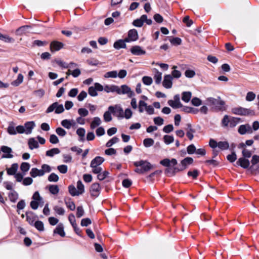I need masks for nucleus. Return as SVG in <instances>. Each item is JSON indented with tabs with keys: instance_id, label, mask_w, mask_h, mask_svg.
Masks as SVG:
<instances>
[{
	"instance_id": "obj_1",
	"label": "nucleus",
	"mask_w": 259,
	"mask_h": 259,
	"mask_svg": "<svg viewBox=\"0 0 259 259\" xmlns=\"http://www.w3.org/2000/svg\"><path fill=\"white\" fill-rule=\"evenodd\" d=\"M134 165L137 167L135 171L142 174L146 172L152 168V164L147 161L140 160L134 162Z\"/></svg>"
},
{
	"instance_id": "obj_2",
	"label": "nucleus",
	"mask_w": 259,
	"mask_h": 259,
	"mask_svg": "<svg viewBox=\"0 0 259 259\" xmlns=\"http://www.w3.org/2000/svg\"><path fill=\"white\" fill-rule=\"evenodd\" d=\"M160 164L162 166L166 167L165 172L172 175V171L175 166L178 164V161L176 159L172 158L169 159L168 158H164L160 161Z\"/></svg>"
},
{
	"instance_id": "obj_3",
	"label": "nucleus",
	"mask_w": 259,
	"mask_h": 259,
	"mask_svg": "<svg viewBox=\"0 0 259 259\" xmlns=\"http://www.w3.org/2000/svg\"><path fill=\"white\" fill-rule=\"evenodd\" d=\"M35 126L33 121H29L25 123L24 126L19 125L16 127V130L19 134L25 133L27 135L30 134Z\"/></svg>"
},
{
	"instance_id": "obj_4",
	"label": "nucleus",
	"mask_w": 259,
	"mask_h": 259,
	"mask_svg": "<svg viewBox=\"0 0 259 259\" xmlns=\"http://www.w3.org/2000/svg\"><path fill=\"white\" fill-rule=\"evenodd\" d=\"M193 162V159L191 157H186L183 159L178 167H174L172 171V175L174 176L176 172L184 170L187 167Z\"/></svg>"
},
{
	"instance_id": "obj_5",
	"label": "nucleus",
	"mask_w": 259,
	"mask_h": 259,
	"mask_svg": "<svg viewBox=\"0 0 259 259\" xmlns=\"http://www.w3.org/2000/svg\"><path fill=\"white\" fill-rule=\"evenodd\" d=\"M68 191L72 196H78L84 192V185L81 181H79L77 183V188L74 186H70L68 187Z\"/></svg>"
},
{
	"instance_id": "obj_6",
	"label": "nucleus",
	"mask_w": 259,
	"mask_h": 259,
	"mask_svg": "<svg viewBox=\"0 0 259 259\" xmlns=\"http://www.w3.org/2000/svg\"><path fill=\"white\" fill-rule=\"evenodd\" d=\"M138 109L140 113H143L145 111L149 115H152L154 113L153 107L151 105H148L147 103L143 100H140L139 101Z\"/></svg>"
},
{
	"instance_id": "obj_7",
	"label": "nucleus",
	"mask_w": 259,
	"mask_h": 259,
	"mask_svg": "<svg viewBox=\"0 0 259 259\" xmlns=\"http://www.w3.org/2000/svg\"><path fill=\"white\" fill-rule=\"evenodd\" d=\"M251 166L249 167L252 172L254 174H257L259 172V165H257L259 163V155H253L252 156L251 161Z\"/></svg>"
},
{
	"instance_id": "obj_8",
	"label": "nucleus",
	"mask_w": 259,
	"mask_h": 259,
	"mask_svg": "<svg viewBox=\"0 0 259 259\" xmlns=\"http://www.w3.org/2000/svg\"><path fill=\"white\" fill-rule=\"evenodd\" d=\"M145 22L148 25H151L152 21L151 19H148L147 16L145 15H143L139 19H136L133 22V25L136 27H142Z\"/></svg>"
},
{
	"instance_id": "obj_9",
	"label": "nucleus",
	"mask_w": 259,
	"mask_h": 259,
	"mask_svg": "<svg viewBox=\"0 0 259 259\" xmlns=\"http://www.w3.org/2000/svg\"><path fill=\"white\" fill-rule=\"evenodd\" d=\"M108 109L112 111V114L118 118H122L124 111L120 105L110 106Z\"/></svg>"
},
{
	"instance_id": "obj_10",
	"label": "nucleus",
	"mask_w": 259,
	"mask_h": 259,
	"mask_svg": "<svg viewBox=\"0 0 259 259\" xmlns=\"http://www.w3.org/2000/svg\"><path fill=\"white\" fill-rule=\"evenodd\" d=\"M117 94H126L130 98H132L134 96V93L132 91L131 89L127 85H122L120 87L118 86Z\"/></svg>"
},
{
	"instance_id": "obj_11",
	"label": "nucleus",
	"mask_w": 259,
	"mask_h": 259,
	"mask_svg": "<svg viewBox=\"0 0 259 259\" xmlns=\"http://www.w3.org/2000/svg\"><path fill=\"white\" fill-rule=\"evenodd\" d=\"M55 110V113L59 114L64 111V107L62 104H59L58 102H55L50 106L47 110V113H50Z\"/></svg>"
},
{
	"instance_id": "obj_12",
	"label": "nucleus",
	"mask_w": 259,
	"mask_h": 259,
	"mask_svg": "<svg viewBox=\"0 0 259 259\" xmlns=\"http://www.w3.org/2000/svg\"><path fill=\"white\" fill-rule=\"evenodd\" d=\"M233 113L240 115H248L254 114V112L249 109L242 107L235 108L232 110Z\"/></svg>"
},
{
	"instance_id": "obj_13",
	"label": "nucleus",
	"mask_w": 259,
	"mask_h": 259,
	"mask_svg": "<svg viewBox=\"0 0 259 259\" xmlns=\"http://www.w3.org/2000/svg\"><path fill=\"white\" fill-rule=\"evenodd\" d=\"M76 67V64L71 63L68 66V69L66 74L68 75H72L73 77H76L79 76L80 74V71L78 68H74Z\"/></svg>"
},
{
	"instance_id": "obj_14",
	"label": "nucleus",
	"mask_w": 259,
	"mask_h": 259,
	"mask_svg": "<svg viewBox=\"0 0 259 259\" xmlns=\"http://www.w3.org/2000/svg\"><path fill=\"white\" fill-rule=\"evenodd\" d=\"M139 35L138 31L135 29H131L128 32L127 37L125 38L127 42L135 41L138 39Z\"/></svg>"
},
{
	"instance_id": "obj_15",
	"label": "nucleus",
	"mask_w": 259,
	"mask_h": 259,
	"mask_svg": "<svg viewBox=\"0 0 259 259\" xmlns=\"http://www.w3.org/2000/svg\"><path fill=\"white\" fill-rule=\"evenodd\" d=\"M172 76L170 74L165 75L162 81V85L165 89H171L172 87Z\"/></svg>"
},
{
	"instance_id": "obj_16",
	"label": "nucleus",
	"mask_w": 259,
	"mask_h": 259,
	"mask_svg": "<svg viewBox=\"0 0 259 259\" xmlns=\"http://www.w3.org/2000/svg\"><path fill=\"white\" fill-rule=\"evenodd\" d=\"M131 53L135 56H141L146 54V51L140 46H134L130 49Z\"/></svg>"
},
{
	"instance_id": "obj_17",
	"label": "nucleus",
	"mask_w": 259,
	"mask_h": 259,
	"mask_svg": "<svg viewBox=\"0 0 259 259\" xmlns=\"http://www.w3.org/2000/svg\"><path fill=\"white\" fill-rule=\"evenodd\" d=\"M63 43L57 40H54L51 42L50 45V49L51 52L54 53L55 52L59 51L61 49L63 48Z\"/></svg>"
},
{
	"instance_id": "obj_18",
	"label": "nucleus",
	"mask_w": 259,
	"mask_h": 259,
	"mask_svg": "<svg viewBox=\"0 0 259 259\" xmlns=\"http://www.w3.org/2000/svg\"><path fill=\"white\" fill-rule=\"evenodd\" d=\"M168 104L174 108H180L182 106L180 101L179 95H176L174 97V100H169L168 101Z\"/></svg>"
},
{
	"instance_id": "obj_19",
	"label": "nucleus",
	"mask_w": 259,
	"mask_h": 259,
	"mask_svg": "<svg viewBox=\"0 0 259 259\" xmlns=\"http://www.w3.org/2000/svg\"><path fill=\"white\" fill-rule=\"evenodd\" d=\"M1 151L4 153L3 158H11L13 155L11 154L12 150L11 148L3 146L1 147Z\"/></svg>"
},
{
	"instance_id": "obj_20",
	"label": "nucleus",
	"mask_w": 259,
	"mask_h": 259,
	"mask_svg": "<svg viewBox=\"0 0 259 259\" xmlns=\"http://www.w3.org/2000/svg\"><path fill=\"white\" fill-rule=\"evenodd\" d=\"M101 187L99 183H95L92 185L91 187V193L92 196L97 197L99 195Z\"/></svg>"
},
{
	"instance_id": "obj_21",
	"label": "nucleus",
	"mask_w": 259,
	"mask_h": 259,
	"mask_svg": "<svg viewBox=\"0 0 259 259\" xmlns=\"http://www.w3.org/2000/svg\"><path fill=\"white\" fill-rule=\"evenodd\" d=\"M238 132L241 135H244L246 133H251L252 131L250 126L246 124L240 125L238 128Z\"/></svg>"
},
{
	"instance_id": "obj_22",
	"label": "nucleus",
	"mask_w": 259,
	"mask_h": 259,
	"mask_svg": "<svg viewBox=\"0 0 259 259\" xmlns=\"http://www.w3.org/2000/svg\"><path fill=\"white\" fill-rule=\"evenodd\" d=\"M247 158L241 157L238 159L237 163L242 168H247L249 167L250 163H251Z\"/></svg>"
},
{
	"instance_id": "obj_23",
	"label": "nucleus",
	"mask_w": 259,
	"mask_h": 259,
	"mask_svg": "<svg viewBox=\"0 0 259 259\" xmlns=\"http://www.w3.org/2000/svg\"><path fill=\"white\" fill-rule=\"evenodd\" d=\"M186 135L190 140H192L194 138V134L195 133V130L194 129L190 123L187 124L186 128Z\"/></svg>"
},
{
	"instance_id": "obj_24",
	"label": "nucleus",
	"mask_w": 259,
	"mask_h": 259,
	"mask_svg": "<svg viewBox=\"0 0 259 259\" xmlns=\"http://www.w3.org/2000/svg\"><path fill=\"white\" fill-rule=\"evenodd\" d=\"M30 26L28 25L23 26L17 29L16 33L18 35H23L30 32Z\"/></svg>"
},
{
	"instance_id": "obj_25",
	"label": "nucleus",
	"mask_w": 259,
	"mask_h": 259,
	"mask_svg": "<svg viewBox=\"0 0 259 259\" xmlns=\"http://www.w3.org/2000/svg\"><path fill=\"white\" fill-rule=\"evenodd\" d=\"M118 86L115 84H106L104 91L106 93H116L117 94Z\"/></svg>"
},
{
	"instance_id": "obj_26",
	"label": "nucleus",
	"mask_w": 259,
	"mask_h": 259,
	"mask_svg": "<svg viewBox=\"0 0 259 259\" xmlns=\"http://www.w3.org/2000/svg\"><path fill=\"white\" fill-rule=\"evenodd\" d=\"M104 159L100 156H97L93 159L91 162V167L100 166L104 162Z\"/></svg>"
},
{
	"instance_id": "obj_27",
	"label": "nucleus",
	"mask_w": 259,
	"mask_h": 259,
	"mask_svg": "<svg viewBox=\"0 0 259 259\" xmlns=\"http://www.w3.org/2000/svg\"><path fill=\"white\" fill-rule=\"evenodd\" d=\"M153 71H154V79L155 80V82L157 84H159L161 83L162 80V73L160 72L157 69H153Z\"/></svg>"
},
{
	"instance_id": "obj_28",
	"label": "nucleus",
	"mask_w": 259,
	"mask_h": 259,
	"mask_svg": "<svg viewBox=\"0 0 259 259\" xmlns=\"http://www.w3.org/2000/svg\"><path fill=\"white\" fill-rule=\"evenodd\" d=\"M102 123L101 119L99 117H95L93 118L90 124V128L92 130L95 129Z\"/></svg>"
},
{
	"instance_id": "obj_29",
	"label": "nucleus",
	"mask_w": 259,
	"mask_h": 259,
	"mask_svg": "<svg viewBox=\"0 0 259 259\" xmlns=\"http://www.w3.org/2000/svg\"><path fill=\"white\" fill-rule=\"evenodd\" d=\"M126 41L124 40L119 39L114 43L113 47L115 49L119 50L126 47Z\"/></svg>"
},
{
	"instance_id": "obj_30",
	"label": "nucleus",
	"mask_w": 259,
	"mask_h": 259,
	"mask_svg": "<svg viewBox=\"0 0 259 259\" xmlns=\"http://www.w3.org/2000/svg\"><path fill=\"white\" fill-rule=\"evenodd\" d=\"M18 168V164L17 163H14L11 165L10 168H7V172L9 175H15Z\"/></svg>"
},
{
	"instance_id": "obj_31",
	"label": "nucleus",
	"mask_w": 259,
	"mask_h": 259,
	"mask_svg": "<svg viewBox=\"0 0 259 259\" xmlns=\"http://www.w3.org/2000/svg\"><path fill=\"white\" fill-rule=\"evenodd\" d=\"M30 176L33 178L36 177H41L43 176V172L41 169H38L37 168H32L30 172Z\"/></svg>"
},
{
	"instance_id": "obj_32",
	"label": "nucleus",
	"mask_w": 259,
	"mask_h": 259,
	"mask_svg": "<svg viewBox=\"0 0 259 259\" xmlns=\"http://www.w3.org/2000/svg\"><path fill=\"white\" fill-rule=\"evenodd\" d=\"M54 234H57L61 237L65 236V233L64 232V227L63 224L59 225L54 230Z\"/></svg>"
},
{
	"instance_id": "obj_33",
	"label": "nucleus",
	"mask_w": 259,
	"mask_h": 259,
	"mask_svg": "<svg viewBox=\"0 0 259 259\" xmlns=\"http://www.w3.org/2000/svg\"><path fill=\"white\" fill-rule=\"evenodd\" d=\"M0 40L6 43H12L14 42V39L8 35H4L0 33Z\"/></svg>"
},
{
	"instance_id": "obj_34",
	"label": "nucleus",
	"mask_w": 259,
	"mask_h": 259,
	"mask_svg": "<svg viewBox=\"0 0 259 259\" xmlns=\"http://www.w3.org/2000/svg\"><path fill=\"white\" fill-rule=\"evenodd\" d=\"M133 114V112L132 110L129 108H126L125 110L123 111V114L122 116V118H125L126 119H130Z\"/></svg>"
},
{
	"instance_id": "obj_35",
	"label": "nucleus",
	"mask_w": 259,
	"mask_h": 259,
	"mask_svg": "<svg viewBox=\"0 0 259 259\" xmlns=\"http://www.w3.org/2000/svg\"><path fill=\"white\" fill-rule=\"evenodd\" d=\"M192 97V93L190 92H184L182 93V100L188 103L190 101Z\"/></svg>"
},
{
	"instance_id": "obj_36",
	"label": "nucleus",
	"mask_w": 259,
	"mask_h": 259,
	"mask_svg": "<svg viewBox=\"0 0 259 259\" xmlns=\"http://www.w3.org/2000/svg\"><path fill=\"white\" fill-rule=\"evenodd\" d=\"M29 148L32 150L34 148H37L38 147V142L34 139L30 138L28 141Z\"/></svg>"
},
{
	"instance_id": "obj_37",
	"label": "nucleus",
	"mask_w": 259,
	"mask_h": 259,
	"mask_svg": "<svg viewBox=\"0 0 259 259\" xmlns=\"http://www.w3.org/2000/svg\"><path fill=\"white\" fill-rule=\"evenodd\" d=\"M109 172L108 171L102 170L101 172L97 174V179L100 181H103L108 177Z\"/></svg>"
},
{
	"instance_id": "obj_38",
	"label": "nucleus",
	"mask_w": 259,
	"mask_h": 259,
	"mask_svg": "<svg viewBox=\"0 0 259 259\" xmlns=\"http://www.w3.org/2000/svg\"><path fill=\"white\" fill-rule=\"evenodd\" d=\"M24 77L22 74H19L17 78L12 82V85L17 87L21 84L23 81Z\"/></svg>"
},
{
	"instance_id": "obj_39",
	"label": "nucleus",
	"mask_w": 259,
	"mask_h": 259,
	"mask_svg": "<svg viewBox=\"0 0 259 259\" xmlns=\"http://www.w3.org/2000/svg\"><path fill=\"white\" fill-rule=\"evenodd\" d=\"M112 111L108 109V110L105 111L103 115V118L105 122H110L112 120L111 115Z\"/></svg>"
},
{
	"instance_id": "obj_40",
	"label": "nucleus",
	"mask_w": 259,
	"mask_h": 259,
	"mask_svg": "<svg viewBox=\"0 0 259 259\" xmlns=\"http://www.w3.org/2000/svg\"><path fill=\"white\" fill-rule=\"evenodd\" d=\"M69 220L73 227L74 230L75 231L77 234L79 233V230L78 229L76 228V224L75 223V217L73 215H70L68 217Z\"/></svg>"
},
{
	"instance_id": "obj_41",
	"label": "nucleus",
	"mask_w": 259,
	"mask_h": 259,
	"mask_svg": "<svg viewBox=\"0 0 259 259\" xmlns=\"http://www.w3.org/2000/svg\"><path fill=\"white\" fill-rule=\"evenodd\" d=\"M104 77L105 78H116L117 77V72L115 70L107 72L104 74Z\"/></svg>"
},
{
	"instance_id": "obj_42",
	"label": "nucleus",
	"mask_w": 259,
	"mask_h": 259,
	"mask_svg": "<svg viewBox=\"0 0 259 259\" xmlns=\"http://www.w3.org/2000/svg\"><path fill=\"white\" fill-rule=\"evenodd\" d=\"M30 167V164L27 162H22L20 166L21 170L24 173V175L28 171Z\"/></svg>"
},
{
	"instance_id": "obj_43",
	"label": "nucleus",
	"mask_w": 259,
	"mask_h": 259,
	"mask_svg": "<svg viewBox=\"0 0 259 259\" xmlns=\"http://www.w3.org/2000/svg\"><path fill=\"white\" fill-rule=\"evenodd\" d=\"M154 143V140L151 138H146L143 141V144L146 148L152 146Z\"/></svg>"
},
{
	"instance_id": "obj_44",
	"label": "nucleus",
	"mask_w": 259,
	"mask_h": 259,
	"mask_svg": "<svg viewBox=\"0 0 259 259\" xmlns=\"http://www.w3.org/2000/svg\"><path fill=\"white\" fill-rule=\"evenodd\" d=\"M164 142L166 145H169L174 142V138L172 136L165 135L163 137Z\"/></svg>"
},
{
	"instance_id": "obj_45",
	"label": "nucleus",
	"mask_w": 259,
	"mask_h": 259,
	"mask_svg": "<svg viewBox=\"0 0 259 259\" xmlns=\"http://www.w3.org/2000/svg\"><path fill=\"white\" fill-rule=\"evenodd\" d=\"M60 153V150L58 148H53L47 151L46 155L50 157H53L54 155Z\"/></svg>"
},
{
	"instance_id": "obj_46",
	"label": "nucleus",
	"mask_w": 259,
	"mask_h": 259,
	"mask_svg": "<svg viewBox=\"0 0 259 259\" xmlns=\"http://www.w3.org/2000/svg\"><path fill=\"white\" fill-rule=\"evenodd\" d=\"M143 83L146 85H150L153 82L152 77L148 76H145L142 77Z\"/></svg>"
},
{
	"instance_id": "obj_47",
	"label": "nucleus",
	"mask_w": 259,
	"mask_h": 259,
	"mask_svg": "<svg viewBox=\"0 0 259 259\" xmlns=\"http://www.w3.org/2000/svg\"><path fill=\"white\" fill-rule=\"evenodd\" d=\"M119 141V139L117 137H114L107 142L106 146L107 147H110L114 144L118 143Z\"/></svg>"
},
{
	"instance_id": "obj_48",
	"label": "nucleus",
	"mask_w": 259,
	"mask_h": 259,
	"mask_svg": "<svg viewBox=\"0 0 259 259\" xmlns=\"http://www.w3.org/2000/svg\"><path fill=\"white\" fill-rule=\"evenodd\" d=\"M239 121L240 119L239 118L233 117L231 118L229 127H235L239 123Z\"/></svg>"
},
{
	"instance_id": "obj_49",
	"label": "nucleus",
	"mask_w": 259,
	"mask_h": 259,
	"mask_svg": "<svg viewBox=\"0 0 259 259\" xmlns=\"http://www.w3.org/2000/svg\"><path fill=\"white\" fill-rule=\"evenodd\" d=\"M7 131L8 133L10 135H16L18 133L13 123L10 124Z\"/></svg>"
},
{
	"instance_id": "obj_50",
	"label": "nucleus",
	"mask_w": 259,
	"mask_h": 259,
	"mask_svg": "<svg viewBox=\"0 0 259 259\" xmlns=\"http://www.w3.org/2000/svg\"><path fill=\"white\" fill-rule=\"evenodd\" d=\"M218 147L222 150H224L229 148V145L227 142H220L218 143Z\"/></svg>"
},
{
	"instance_id": "obj_51",
	"label": "nucleus",
	"mask_w": 259,
	"mask_h": 259,
	"mask_svg": "<svg viewBox=\"0 0 259 259\" xmlns=\"http://www.w3.org/2000/svg\"><path fill=\"white\" fill-rule=\"evenodd\" d=\"M9 197L12 202H15L18 198V194L15 191H13L9 194Z\"/></svg>"
},
{
	"instance_id": "obj_52",
	"label": "nucleus",
	"mask_w": 259,
	"mask_h": 259,
	"mask_svg": "<svg viewBox=\"0 0 259 259\" xmlns=\"http://www.w3.org/2000/svg\"><path fill=\"white\" fill-rule=\"evenodd\" d=\"M32 199L34 200H35L39 203H43V199L40 196L39 193L38 191L35 192L33 196Z\"/></svg>"
},
{
	"instance_id": "obj_53",
	"label": "nucleus",
	"mask_w": 259,
	"mask_h": 259,
	"mask_svg": "<svg viewBox=\"0 0 259 259\" xmlns=\"http://www.w3.org/2000/svg\"><path fill=\"white\" fill-rule=\"evenodd\" d=\"M170 43L174 46H178L181 44L182 39L179 37H174L169 39Z\"/></svg>"
},
{
	"instance_id": "obj_54",
	"label": "nucleus",
	"mask_w": 259,
	"mask_h": 259,
	"mask_svg": "<svg viewBox=\"0 0 259 259\" xmlns=\"http://www.w3.org/2000/svg\"><path fill=\"white\" fill-rule=\"evenodd\" d=\"M255 94L252 92H249L246 96V100L249 102L254 100L255 98Z\"/></svg>"
},
{
	"instance_id": "obj_55",
	"label": "nucleus",
	"mask_w": 259,
	"mask_h": 259,
	"mask_svg": "<svg viewBox=\"0 0 259 259\" xmlns=\"http://www.w3.org/2000/svg\"><path fill=\"white\" fill-rule=\"evenodd\" d=\"M50 193L52 194H57L59 192V188L57 185H51L49 187Z\"/></svg>"
},
{
	"instance_id": "obj_56",
	"label": "nucleus",
	"mask_w": 259,
	"mask_h": 259,
	"mask_svg": "<svg viewBox=\"0 0 259 259\" xmlns=\"http://www.w3.org/2000/svg\"><path fill=\"white\" fill-rule=\"evenodd\" d=\"M89 94L92 97H96L98 96V93L94 86L90 87L89 88Z\"/></svg>"
},
{
	"instance_id": "obj_57",
	"label": "nucleus",
	"mask_w": 259,
	"mask_h": 259,
	"mask_svg": "<svg viewBox=\"0 0 259 259\" xmlns=\"http://www.w3.org/2000/svg\"><path fill=\"white\" fill-rule=\"evenodd\" d=\"M242 148L243 149L242 151L243 157L250 158L251 156V151L249 150H247L245 148Z\"/></svg>"
},
{
	"instance_id": "obj_58",
	"label": "nucleus",
	"mask_w": 259,
	"mask_h": 259,
	"mask_svg": "<svg viewBox=\"0 0 259 259\" xmlns=\"http://www.w3.org/2000/svg\"><path fill=\"white\" fill-rule=\"evenodd\" d=\"M154 123L157 125H162L164 123V120L161 117L158 116L154 118Z\"/></svg>"
},
{
	"instance_id": "obj_59",
	"label": "nucleus",
	"mask_w": 259,
	"mask_h": 259,
	"mask_svg": "<svg viewBox=\"0 0 259 259\" xmlns=\"http://www.w3.org/2000/svg\"><path fill=\"white\" fill-rule=\"evenodd\" d=\"M196 73L195 71L193 70L188 69L185 72L186 77L188 78H192L195 75Z\"/></svg>"
},
{
	"instance_id": "obj_60",
	"label": "nucleus",
	"mask_w": 259,
	"mask_h": 259,
	"mask_svg": "<svg viewBox=\"0 0 259 259\" xmlns=\"http://www.w3.org/2000/svg\"><path fill=\"white\" fill-rule=\"evenodd\" d=\"M177 67L174 66L172 68L174 69V70L171 72V76L175 78H180L181 76V73L180 71L176 70L175 68Z\"/></svg>"
},
{
	"instance_id": "obj_61",
	"label": "nucleus",
	"mask_w": 259,
	"mask_h": 259,
	"mask_svg": "<svg viewBox=\"0 0 259 259\" xmlns=\"http://www.w3.org/2000/svg\"><path fill=\"white\" fill-rule=\"evenodd\" d=\"M191 103L195 106H199L201 105L202 101L199 98L195 97L192 99Z\"/></svg>"
},
{
	"instance_id": "obj_62",
	"label": "nucleus",
	"mask_w": 259,
	"mask_h": 259,
	"mask_svg": "<svg viewBox=\"0 0 259 259\" xmlns=\"http://www.w3.org/2000/svg\"><path fill=\"white\" fill-rule=\"evenodd\" d=\"M78 113L81 116H87L89 114V111L87 109L83 108H79L78 110Z\"/></svg>"
},
{
	"instance_id": "obj_63",
	"label": "nucleus",
	"mask_w": 259,
	"mask_h": 259,
	"mask_svg": "<svg viewBox=\"0 0 259 259\" xmlns=\"http://www.w3.org/2000/svg\"><path fill=\"white\" fill-rule=\"evenodd\" d=\"M35 227L39 231H43L44 229V224L42 222L38 221L34 224Z\"/></svg>"
},
{
	"instance_id": "obj_64",
	"label": "nucleus",
	"mask_w": 259,
	"mask_h": 259,
	"mask_svg": "<svg viewBox=\"0 0 259 259\" xmlns=\"http://www.w3.org/2000/svg\"><path fill=\"white\" fill-rule=\"evenodd\" d=\"M174 130V126L172 124H168L163 128L164 133L168 134L170 133Z\"/></svg>"
}]
</instances>
